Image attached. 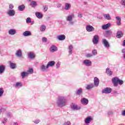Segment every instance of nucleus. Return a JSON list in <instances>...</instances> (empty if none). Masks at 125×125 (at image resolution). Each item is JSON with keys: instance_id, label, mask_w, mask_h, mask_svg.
Instances as JSON below:
<instances>
[{"instance_id": "5", "label": "nucleus", "mask_w": 125, "mask_h": 125, "mask_svg": "<svg viewBox=\"0 0 125 125\" xmlns=\"http://www.w3.org/2000/svg\"><path fill=\"white\" fill-rule=\"evenodd\" d=\"M83 64L84 65V66L90 67V66H91V64H92V62L89 60H84L83 61Z\"/></svg>"}, {"instance_id": "34", "label": "nucleus", "mask_w": 125, "mask_h": 125, "mask_svg": "<svg viewBox=\"0 0 125 125\" xmlns=\"http://www.w3.org/2000/svg\"><path fill=\"white\" fill-rule=\"evenodd\" d=\"M25 9V5H21L18 6V10L20 11H23Z\"/></svg>"}, {"instance_id": "17", "label": "nucleus", "mask_w": 125, "mask_h": 125, "mask_svg": "<svg viewBox=\"0 0 125 125\" xmlns=\"http://www.w3.org/2000/svg\"><path fill=\"white\" fill-rule=\"evenodd\" d=\"M71 108L72 110H80V109H82V107L81 106H78L77 104H72L71 106Z\"/></svg>"}, {"instance_id": "6", "label": "nucleus", "mask_w": 125, "mask_h": 125, "mask_svg": "<svg viewBox=\"0 0 125 125\" xmlns=\"http://www.w3.org/2000/svg\"><path fill=\"white\" fill-rule=\"evenodd\" d=\"M119 80V79L118 77H113L112 79V83H113L114 86H118Z\"/></svg>"}, {"instance_id": "7", "label": "nucleus", "mask_w": 125, "mask_h": 125, "mask_svg": "<svg viewBox=\"0 0 125 125\" xmlns=\"http://www.w3.org/2000/svg\"><path fill=\"white\" fill-rule=\"evenodd\" d=\"M86 31L89 32H94V27L91 25L88 24L86 26Z\"/></svg>"}, {"instance_id": "24", "label": "nucleus", "mask_w": 125, "mask_h": 125, "mask_svg": "<svg viewBox=\"0 0 125 125\" xmlns=\"http://www.w3.org/2000/svg\"><path fill=\"white\" fill-rule=\"evenodd\" d=\"M92 120V118L91 117H87L84 120V123L86 124V125H88V124L91 122Z\"/></svg>"}, {"instance_id": "45", "label": "nucleus", "mask_w": 125, "mask_h": 125, "mask_svg": "<svg viewBox=\"0 0 125 125\" xmlns=\"http://www.w3.org/2000/svg\"><path fill=\"white\" fill-rule=\"evenodd\" d=\"M92 53L93 55H97V50L96 49H94L92 51Z\"/></svg>"}, {"instance_id": "33", "label": "nucleus", "mask_w": 125, "mask_h": 125, "mask_svg": "<svg viewBox=\"0 0 125 125\" xmlns=\"http://www.w3.org/2000/svg\"><path fill=\"white\" fill-rule=\"evenodd\" d=\"M106 73L108 76H111L112 74H113V72L110 70L109 68H107L106 70Z\"/></svg>"}, {"instance_id": "28", "label": "nucleus", "mask_w": 125, "mask_h": 125, "mask_svg": "<svg viewBox=\"0 0 125 125\" xmlns=\"http://www.w3.org/2000/svg\"><path fill=\"white\" fill-rule=\"evenodd\" d=\"M9 64L11 69H15V68H16V63L9 62Z\"/></svg>"}, {"instance_id": "18", "label": "nucleus", "mask_w": 125, "mask_h": 125, "mask_svg": "<svg viewBox=\"0 0 125 125\" xmlns=\"http://www.w3.org/2000/svg\"><path fill=\"white\" fill-rule=\"evenodd\" d=\"M28 57L30 59H34L36 57V55L33 52H30L28 53Z\"/></svg>"}, {"instance_id": "26", "label": "nucleus", "mask_w": 125, "mask_h": 125, "mask_svg": "<svg viewBox=\"0 0 125 125\" xmlns=\"http://www.w3.org/2000/svg\"><path fill=\"white\" fill-rule=\"evenodd\" d=\"M103 16L105 19L106 20H111L112 19V18H111V16L110 14H104Z\"/></svg>"}, {"instance_id": "13", "label": "nucleus", "mask_w": 125, "mask_h": 125, "mask_svg": "<svg viewBox=\"0 0 125 125\" xmlns=\"http://www.w3.org/2000/svg\"><path fill=\"white\" fill-rule=\"evenodd\" d=\"M9 35L10 36H14V35H16V30L14 29H10L8 30V32Z\"/></svg>"}, {"instance_id": "9", "label": "nucleus", "mask_w": 125, "mask_h": 125, "mask_svg": "<svg viewBox=\"0 0 125 125\" xmlns=\"http://www.w3.org/2000/svg\"><path fill=\"white\" fill-rule=\"evenodd\" d=\"M49 50L50 52L53 53V52H56V51H57L58 50V48L55 45H52L49 49Z\"/></svg>"}, {"instance_id": "2", "label": "nucleus", "mask_w": 125, "mask_h": 125, "mask_svg": "<svg viewBox=\"0 0 125 125\" xmlns=\"http://www.w3.org/2000/svg\"><path fill=\"white\" fill-rule=\"evenodd\" d=\"M75 17V14H71V15H69L67 16L66 18V21L67 22H69V25H73L74 23V21H73V19H74Z\"/></svg>"}, {"instance_id": "4", "label": "nucleus", "mask_w": 125, "mask_h": 125, "mask_svg": "<svg viewBox=\"0 0 125 125\" xmlns=\"http://www.w3.org/2000/svg\"><path fill=\"white\" fill-rule=\"evenodd\" d=\"M102 42L103 44H104V47H106V48H109L110 47V44L109 43V42H108V41L105 39H103L102 41Z\"/></svg>"}, {"instance_id": "42", "label": "nucleus", "mask_w": 125, "mask_h": 125, "mask_svg": "<svg viewBox=\"0 0 125 125\" xmlns=\"http://www.w3.org/2000/svg\"><path fill=\"white\" fill-rule=\"evenodd\" d=\"M61 65V62H58L56 65V67L57 69H58L60 67V66Z\"/></svg>"}, {"instance_id": "48", "label": "nucleus", "mask_w": 125, "mask_h": 125, "mask_svg": "<svg viewBox=\"0 0 125 125\" xmlns=\"http://www.w3.org/2000/svg\"><path fill=\"white\" fill-rule=\"evenodd\" d=\"M118 83H119V84H120V85H122V84H123L124 83V81H123V80H121L119 79Z\"/></svg>"}, {"instance_id": "37", "label": "nucleus", "mask_w": 125, "mask_h": 125, "mask_svg": "<svg viewBox=\"0 0 125 125\" xmlns=\"http://www.w3.org/2000/svg\"><path fill=\"white\" fill-rule=\"evenodd\" d=\"M112 35V31L107 30L105 32V36L106 37H110Z\"/></svg>"}, {"instance_id": "50", "label": "nucleus", "mask_w": 125, "mask_h": 125, "mask_svg": "<svg viewBox=\"0 0 125 125\" xmlns=\"http://www.w3.org/2000/svg\"><path fill=\"white\" fill-rule=\"evenodd\" d=\"M121 4L125 6V0H121Z\"/></svg>"}, {"instance_id": "55", "label": "nucleus", "mask_w": 125, "mask_h": 125, "mask_svg": "<svg viewBox=\"0 0 125 125\" xmlns=\"http://www.w3.org/2000/svg\"><path fill=\"white\" fill-rule=\"evenodd\" d=\"M78 17H79V18H83V14H82L81 13H79L78 14Z\"/></svg>"}, {"instance_id": "59", "label": "nucleus", "mask_w": 125, "mask_h": 125, "mask_svg": "<svg viewBox=\"0 0 125 125\" xmlns=\"http://www.w3.org/2000/svg\"><path fill=\"white\" fill-rule=\"evenodd\" d=\"M108 115H113V112H112V111L108 112Z\"/></svg>"}, {"instance_id": "47", "label": "nucleus", "mask_w": 125, "mask_h": 125, "mask_svg": "<svg viewBox=\"0 0 125 125\" xmlns=\"http://www.w3.org/2000/svg\"><path fill=\"white\" fill-rule=\"evenodd\" d=\"M42 42H47V38H46L45 37H43L42 38Z\"/></svg>"}, {"instance_id": "51", "label": "nucleus", "mask_w": 125, "mask_h": 125, "mask_svg": "<svg viewBox=\"0 0 125 125\" xmlns=\"http://www.w3.org/2000/svg\"><path fill=\"white\" fill-rule=\"evenodd\" d=\"M57 6L58 8H60L62 6V4H61V3H58L57 4Z\"/></svg>"}, {"instance_id": "43", "label": "nucleus", "mask_w": 125, "mask_h": 125, "mask_svg": "<svg viewBox=\"0 0 125 125\" xmlns=\"http://www.w3.org/2000/svg\"><path fill=\"white\" fill-rule=\"evenodd\" d=\"M63 125H71V122L70 121H65L63 124Z\"/></svg>"}, {"instance_id": "35", "label": "nucleus", "mask_w": 125, "mask_h": 125, "mask_svg": "<svg viewBox=\"0 0 125 125\" xmlns=\"http://www.w3.org/2000/svg\"><path fill=\"white\" fill-rule=\"evenodd\" d=\"M68 50H69V55H71V54H72V51H73V45H70L69 46Z\"/></svg>"}, {"instance_id": "44", "label": "nucleus", "mask_w": 125, "mask_h": 125, "mask_svg": "<svg viewBox=\"0 0 125 125\" xmlns=\"http://www.w3.org/2000/svg\"><path fill=\"white\" fill-rule=\"evenodd\" d=\"M26 23H31L32 22L31 18H27L26 19Z\"/></svg>"}, {"instance_id": "3", "label": "nucleus", "mask_w": 125, "mask_h": 125, "mask_svg": "<svg viewBox=\"0 0 125 125\" xmlns=\"http://www.w3.org/2000/svg\"><path fill=\"white\" fill-rule=\"evenodd\" d=\"M92 42L94 44H97L99 42V36L98 35H95L93 36Z\"/></svg>"}, {"instance_id": "36", "label": "nucleus", "mask_w": 125, "mask_h": 125, "mask_svg": "<svg viewBox=\"0 0 125 125\" xmlns=\"http://www.w3.org/2000/svg\"><path fill=\"white\" fill-rule=\"evenodd\" d=\"M45 29H46V26H45L44 24L41 25L40 27V31H41V32H44Z\"/></svg>"}, {"instance_id": "39", "label": "nucleus", "mask_w": 125, "mask_h": 125, "mask_svg": "<svg viewBox=\"0 0 125 125\" xmlns=\"http://www.w3.org/2000/svg\"><path fill=\"white\" fill-rule=\"evenodd\" d=\"M22 83H19V82H17L15 85V87H21L22 86Z\"/></svg>"}, {"instance_id": "60", "label": "nucleus", "mask_w": 125, "mask_h": 125, "mask_svg": "<svg viewBox=\"0 0 125 125\" xmlns=\"http://www.w3.org/2000/svg\"><path fill=\"white\" fill-rule=\"evenodd\" d=\"M7 116L8 117H10V116H11V114L10 113H8L7 114Z\"/></svg>"}, {"instance_id": "15", "label": "nucleus", "mask_w": 125, "mask_h": 125, "mask_svg": "<svg viewBox=\"0 0 125 125\" xmlns=\"http://www.w3.org/2000/svg\"><path fill=\"white\" fill-rule=\"evenodd\" d=\"M94 84L96 87L99 85V79L97 77H95L94 79Z\"/></svg>"}, {"instance_id": "32", "label": "nucleus", "mask_w": 125, "mask_h": 125, "mask_svg": "<svg viewBox=\"0 0 125 125\" xmlns=\"http://www.w3.org/2000/svg\"><path fill=\"white\" fill-rule=\"evenodd\" d=\"M76 95L81 96V95L83 93V89L80 88L78 89L76 91Z\"/></svg>"}, {"instance_id": "12", "label": "nucleus", "mask_w": 125, "mask_h": 125, "mask_svg": "<svg viewBox=\"0 0 125 125\" xmlns=\"http://www.w3.org/2000/svg\"><path fill=\"white\" fill-rule=\"evenodd\" d=\"M7 14L9 16H14L15 15V10H8L7 12Z\"/></svg>"}, {"instance_id": "21", "label": "nucleus", "mask_w": 125, "mask_h": 125, "mask_svg": "<svg viewBox=\"0 0 125 125\" xmlns=\"http://www.w3.org/2000/svg\"><path fill=\"white\" fill-rule=\"evenodd\" d=\"M5 71V66L3 65H0V75L3 74Z\"/></svg>"}, {"instance_id": "53", "label": "nucleus", "mask_w": 125, "mask_h": 125, "mask_svg": "<svg viewBox=\"0 0 125 125\" xmlns=\"http://www.w3.org/2000/svg\"><path fill=\"white\" fill-rule=\"evenodd\" d=\"M47 9H48V6H43V10H44V11H47Z\"/></svg>"}, {"instance_id": "1", "label": "nucleus", "mask_w": 125, "mask_h": 125, "mask_svg": "<svg viewBox=\"0 0 125 125\" xmlns=\"http://www.w3.org/2000/svg\"><path fill=\"white\" fill-rule=\"evenodd\" d=\"M67 103V98L64 96H59L57 99L56 104L58 107H64Z\"/></svg>"}, {"instance_id": "14", "label": "nucleus", "mask_w": 125, "mask_h": 125, "mask_svg": "<svg viewBox=\"0 0 125 125\" xmlns=\"http://www.w3.org/2000/svg\"><path fill=\"white\" fill-rule=\"evenodd\" d=\"M40 69L42 72H47L48 66L42 64L40 66Z\"/></svg>"}, {"instance_id": "25", "label": "nucleus", "mask_w": 125, "mask_h": 125, "mask_svg": "<svg viewBox=\"0 0 125 125\" xmlns=\"http://www.w3.org/2000/svg\"><path fill=\"white\" fill-rule=\"evenodd\" d=\"M55 65V62L54 61H50L48 62L47 64V67L49 68V67H53Z\"/></svg>"}, {"instance_id": "40", "label": "nucleus", "mask_w": 125, "mask_h": 125, "mask_svg": "<svg viewBox=\"0 0 125 125\" xmlns=\"http://www.w3.org/2000/svg\"><path fill=\"white\" fill-rule=\"evenodd\" d=\"M4 93V90H3V88H0V97H1L3 95V93Z\"/></svg>"}, {"instance_id": "52", "label": "nucleus", "mask_w": 125, "mask_h": 125, "mask_svg": "<svg viewBox=\"0 0 125 125\" xmlns=\"http://www.w3.org/2000/svg\"><path fill=\"white\" fill-rule=\"evenodd\" d=\"M93 55H92V54H86V57L89 58V57H92Z\"/></svg>"}, {"instance_id": "41", "label": "nucleus", "mask_w": 125, "mask_h": 125, "mask_svg": "<svg viewBox=\"0 0 125 125\" xmlns=\"http://www.w3.org/2000/svg\"><path fill=\"white\" fill-rule=\"evenodd\" d=\"M26 73H28V75H29V74H33L34 73V70L33 68H29Z\"/></svg>"}, {"instance_id": "38", "label": "nucleus", "mask_w": 125, "mask_h": 125, "mask_svg": "<svg viewBox=\"0 0 125 125\" xmlns=\"http://www.w3.org/2000/svg\"><path fill=\"white\" fill-rule=\"evenodd\" d=\"M30 5L32 6V7H36V6L37 5V2L35 1H31Z\"/></svg>"}, {"instance_id": "30", "label": "nucleus", "mask_w": 125, "mask_h": 125, "mask_svg": "<svg viewBox=\"0 0 125 125\" xmlns=\"http://www.w3.org/2000/svg\"><path fill=\"white\" fill-rule=\"evenodd\" d=\"M93 87H94V85L93 84H90L87 85L85 88L86 89H87V90H89V89H92Z\"/></svg>"}, {"instance_id": "16", "label": "nucleus", "mask_w": 125, "mask_h": 125, "mask_svg": "<svg viewBox=\"0 0 125 125\" xmlns=\"http://www.w3.org/2000/svg\"><path fill=\"white\" fill-rule=\"evenodd\" d=\"M116 24L117 25H118V26H121V25H122V19H121V17H116Z\"/></svg>"}, {"instance_id": "54", "label": "nucleus", "mask_w": 125, "mask_h": 125, "mask_svg": "<svg viewBox=\"0 0 125 125\" xmlns=\"http://www.w3.org/2000/svg\"><path fill=\"white\" fill-rule=\"evenodd\" d=\"M0 111L1 113H4V112H5V109L4 108H1L0 109Z\"/></svg>"}, {"instance_id": "10", "label": "nucleus", "mask_w": 125, "mask_h": 125, "mask_svg": "<svg viewBox=\"0 0 125 125\" xmlns=\"http://www.w3.org/2000/svg\"><path fill=\"white\" fill-rule=\"evenodd\" d=\"M15 55L17 57L19 58H21L22 57V50L19 49L16 51Z\"/></svg>"}, {"instance_id": "57", "label": "nucleus", "mask_w": 125, "mask_h": 125, "mask_svg": "<svg viewBox=\"0 0 125 125\" xmlns=\"http://www.w3.org/2000/svg\"><path fill=\"white\" fill-rule=\"evenodd\" d=\"M122 116H125V110H123L121 113Z\"/></svg>"}, {"instance_id": "23", "label": "nucleus", "mask_w": 125, "mask_h": 125, "mask_svg": "<svg viewBox=\"0 0 125 125\" xmlns=\"http://www.w3.org/2000/svg\"><path fill=\"white\" fill-rule=\"evenodd\" d=\"M72 5L69 3H65V7L64 9L65 10H69V9L71 8Z\"/></svg>"}, {"instance_id": "62", "label": "nucleus", "mask_w": 125, "mask_h": 125, "mask_svg": "<svg viewBox=\"0 0 125 125\" xmlns=\"http://www.w3.org/2000/svg\"><path fill=\"white\" fill-rule=\"evenodd\" d=\"M114 94H118V92L117 91H114Z\"/></svg>"}, {"instance_id": "11", "label": "nucleus", "mask_w": 125, "mask_h": 125, "mask_svg": "<svg viewBox=\"0 0 125 125\" xmlns=\"http://www.w3.org/2000/svg\"><path fill=\"white\" fill-rule=\"evenodd\" d=\"M81 103L82 105H87V104H88V99L83 98L81 99Z\"/></svg>"}, {"instance_id": "46", "label": "nucleus", "mask_w": 125, "mask_h": 125, "mask_svg": "<svg viewBox=\"0 0 125 125\" xmlns=\"http://www.w3.org/2000/svg\"><path fill=\"white\" fill-rule=\"evenodd\" d=\"M14 8V6L12 4H10L9 5V10H13V8Z\"/></svg>"}, {"instance_id": "49", "label": "nucleus", "mask_w": 125, "mask_h": 125, "mask_svg": "<svg viewBox=\"0 0 125 125\" xmlns=\"http://www.w3.org/2000/svg\"><path fill=\"white\" fill-rule=\"evenodd\" d=\"M40 122H41V120H37L34 121L33 123H34V124H36V125H38V124H39Z\"/></svg>"}, {"instance_id": "31", "label": "nucleus", "mask_w": 125, "mask_h": 125, "mask_svg": "<svg viewBox=\"0 0 125 125\" xmlns=\"http://www.w3.org/2000/svg\"><path fill=\"white\" fill-rule=\"evenodd\" d=\"M28 72H25V71L22 72L21 74V76L22 79H25V77H26V76H28Z\"/></svg>"}, {"instance_id": "19", "label": "nucleus", "mask_w": 125, "mask_h": 125, "mask_svg": "<svg viewBox=\"0 0 125 125\" xmlns=\"http://www.w3.org/2000/svg\"><path fill=\"white\" fill-rule=\"evenodd\" d=\"M32 35L31 31H25L22 33V36L24 37H29Z\"/></svg>"}, {"instance_id": "58", "label": "nucleus", "mask_w": 125, "mask_h": 125, "mask_svg": "<svg viewBox=\"0 0 125 125\" xmlns=\"http://www.w3.org/2000/svg\"><path fill=\"white\" fill-rule=\"evenodd\" d=\"M122 53H124V54H125V48H124L122 50Z\"/></svg>"}, {"instance_id": "8", "label": "nucleus", "mask_w": 125, "mask_h": 125, "mask_svg": "<svg viewBox=\"0 0 125 125\" xmlns=\"http://www.w3.org/2000/svg\"><path fill=\"white\" fill-rule=\"evenodd\" d=\"M112 92V89L111 88L106 87L102 91V93L109 94Z\"/></svg>"}, {"instance_id": "64", "label": "nucleus", "mask_w": 125, "mask_h": 125, "mask_svg": "<svg viewBox=\"0 0 125 125\" xmlns=\"http://www.w3.org/2000/svg\"><path fill=\"white\" fill-rule=\"evenodd\" d=\"M28 0V1H30V0Z\"/></svg>"}, {"instance_id": "22", "label": "nucleus", "mask_w": 125, "mask_h": 125, "mask_svg": "<svg viewBox=\"0 0 125 125\" xmlns=\"http://www.w3.org/2000/svg\"><path fill=\"white\" fill-rule=\"evenodd\" d=\"M111 26V23H108L106 24H104L102 25V29L103 30H107V28H109Z\"/></svg>"}, {"instance_id": "27", "label": "nucleus", "mask_w": 125, "mask_h": 125, "mask_svg": "<svg viewBox=\"0 0 125 125\" xmlns=\"http://www.w3.org/2000/svg\"><path fill=\"white\" fill-rule=\"evenodd\" d=\"M35 15L36 16V17L37 18H38L39 19H41V18H42V13L38 12H36L35 13Z\"/></svg>"}, {"instance_id": "61", "label": "nucleus", "mask_w": 125, "mask_h": 125, "mask_svg": "<svg viewBox=\"0 0 125 125\" xmlns=\"http://www.w3.org/2000/svg\"><path fill=\"white\" fill-rule=\"evenodd\" d=\"M123 46H125V40L123 42Z\"/></svg>"}, {"instance_id": "29", "label": "nucleus", "mask_w": 125, "mask_h": 125, "mask_svg": "<svg viewBox=\"0 0 125 125\" xmlns=\"http://www.w3.org/2000/svg\"><path fill=\"white\" fill-rule=\"evenodd\" d=\"M65 35H61L58 36V39L59 41H64L65 39Z\"/></svg>"}, {"instance_id": "63", "label": "nucleus", "mask_w": 125, "mask_h": 125, "mask_svg": "<svg viewBox=\"0 0 125 125\" xmlns=\"http://www.w3.org/2000/svg\"><path fill=\"white\" fill-rule=\"evenodd\" d=\"M14 124L15 125H18V123H17V122H15Z\"/></svg>"}, {"instance_id": "20", "label": "nucleus", "mask_w": 125, "mask_h": 125, "mask_svg": "<svg viewBox=\"0 0 125 125\" xmlns=\"http://www.w3.org/2000/svg\"><path fill=\"white\" fill-rule=\"evenodd\" d=\"M124 36V33L122 31H118L117 32L116 38L121 39Z\"/></svg>"}, {"instance_id": "56", "label": "nucleus", "mask_w": 125, "mask_h": 125, "mask_svg": "<svg viewBox=\"0 0 125 125\" xmlns=\"http://www.w3.org/2000/svg\"><path fill=\"white\" fill-rule=\"evenodd\" d=\"M6 122H7V119L5 118H4V121L2 122V124H3L4 125H5V123H6Z\"/></svg>"}]
</instances>
